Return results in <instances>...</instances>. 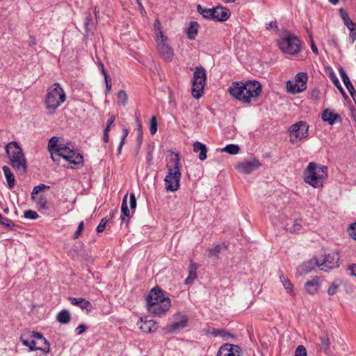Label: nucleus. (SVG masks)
Here are the masks:
<instances>
[{
	"label": "nucleus",
	"mask_w": 356,
	"mask_h": 356,
	"mask_svg": "<svg viewBox=\"0 0 356 356\" xmlns=\"http://www.w3.org/2000/svg\"><path fill=\"white\" fill-rule=\"evenodd\" d=\"M199 24L197 22H191L186 33L190 40H194L198 33Z\"/></svg>",
	"instance_id": "nucleus-32"
},
{
	"label": "nucleus",
	"mask_w": 356,
	"mask_h": 356,
	"mask_svg": "<svg viewBox=\"0 0 356 356\" xmlns=\"http://www.w3.org/2000/svg\"><path fill=\"white\" fill-rule=\"evenodd\" d=\"M170 165L167 164L168 174L164 179L165 190L167 191L175 192L179 190L181 179V163L178 154L171 152L170 154Z\"/></svg>",
	"instance_id": "nucleus-2"
},
{
	"label": "nucleus",
	"mask_w": 356,
	"mask_h": 356,
	"mask_svg": "<svg viewBox=\"0 0 356 356\" xmlns=\"http://www.w3.org/2000/svg\"><path fill=\"white\" fill-rule=\"evenodd\" d=\"M121 220L122 222H128L130 218V211L127 205V194L123 197L121 206Z\"/></svg>",
	"instance_id": "nucleus-26"
},
{
	"label": "nucleus",
	"mask_w": 356,
	"mask_h": 356,
	"mask_svg": "<svg viewBox=\"0 0 356 356\" xmlns=\"http://www.w3.org/2000/svg\"><path fill=\"white\" fill-rule=\"evenodd\" d=\"M0 224L9 228H13L15 226L14 223L10 220L4 218L2 216L1 218H0Z\"/></svg>",
	"instance_id": "nucleus-49"
},
{
	"label": "nucleus",
	"mask_w": 356,
	"mask_h": 356,
	"mask_svg": "<svg viewBox=\"0 0 356 356\" xmlns=\"http://www.w3.org/2000/svg\"><path fill=\"white\" fill-rule=\"evenodd\" d=\"M129 204L131 210H134L136 207V199L134 193H131L129 197Z\"/></svg>",
	"instance_id": "nucleus-58"
},
{
	"label": "nucleus",
	"mask_w": 356,
	"mask_h": 356,
	"mask_svg": "<svg viewBox=\"0 0 356 356\" xmlns=\"http://www.w3.org/2000/svg\"><path fill=\"white\" fill-rule=\"evenodd\" d=\"M280 279L282 285L286 290L287 293H290L291 295H293V288L289 280L287 277H286L283 274L280 275Z\"/></svg>",
	"instance_id": "nucleus-36"
},
{
	"label": "nucleus",
	"mask_w": 356,
	"mask_h": 356,
	"mask_svg": "<svg viewBox=\"0 0 356 356\" xmlns=\"http://www.w3.org/2000/svg\"><path fill=\"white\" fill-rule=\"evenodd\" d=\"M91 17V13L90 12L85 13L84 26L86 33L90 31V27L93 25Z\"/></svg>",
	"instance_id": "nucleus-40"
},
{
	"label": "nucleus",
	"mask_w": 356,
	"mask_h": 356,
	"mask_svg": "<svg viewBox=\"0 0 356 356\" xmlns=\"http://www.w3.org/2000/svg\"><path fill=\"white\" fill-rule=\"evenodd\" d=\"M327 168L310 162L304 171V180L314 188L323 186V181L327 177Z\"/></svg>",
	"instance_id": "nucleus-5"
},
{
	"label": "nucleus",
	"mask_w": 356,
	"mask_h": 356,
	"mask_svg": "<svg viewBox=\"0 0 356 356\" xmlns=\"http://www.w3.org/2000/svg\"><path fill=\"white\" fill-rule=\"evenodd\" d=\"M188 275L184 281V284L188 285L193 282L197 278V265L191 261L188 269Z\"/></svg>",
	"instance_id": "nucleus-24"
},
{
	"label": "nucleus",
	"mask_w": 356,
	"mask_h": 356,
	"mask_svg": "<svg viewBox=\"0 0 356 356\" xmlns=\"http://www.w3.org/2000/svg\"><path fill=\"white\" fill-rule=\"evenodd\" d=\"M339 14H340V16L344 23V24L346 26H348V25H351L352 24V20L350 19L349 16H348V13L346 12V10H344L343 8H340L339 9Z\"/></svg>",
	"instance_id": "nucleus-41"
},
{
	"label": "nucleus",
	"mask_w": 356,
	"mask_h": 356,
	"mask_svg": "<svg viewBox=\"0 0 356 356\" xmlns=\"http://www.w3.org/2000/svg\"><path fill=\"white\" fill-rule=\"evenodd\" d=\"M115 120V115H112L110 118L106 122V127L104 129L105 132H109L111 129V127L113 125L114 121Z\"/></svg>",
	"instance_id": "nucleus-56"
},
{
	"label": "nucleus",
	"mask_w": 356,
	"mask_h": 356,
	"mask_svg": "<svg viewBox=\"0 0 356 356\" xmlns=\"http://www.w3.org/2000/svg\"><path fill=\"white\" fill-rule=\"evenodd\" d=\"M261 85L255 80L234 81L228 88L231 96L245 104H250L255 101L261 94Z\"/></svg>",
	"instance_id": "nucleus-1"
},
{
	"label": "nucleus",
	"mask_w": 356,
	"mask_h": 356,
	"mask_svg": "<svg viewBox=\"0 0 356 356\" xmlns=\"http://www.w3.org/2000/svg\"><path fill=\"white\" fill-rule=\"evenodd\" d=\"M309 125L305 121H299L291 126L290 141L293 143H297L298 141L308 136Z\"/></svg>",
	"instance_id": "nucleus-10"
},
{
	"label": "nucleus",
	"mask_w": 356,
	"mask_h": 356,
	"mask_svg": "<svg viewBox=\"0 0 356 356\" xmlns=\"http://www.w3.org/2000/svg\"><path fill=\"white\" fill-rule=\"evenodd\" d=\"M295 356H307V350L304 346L299 345L296 348Z\"/></svg>",
	"instance_id": "nucleus-46"
},
{
	"label": "nucleus",
	"mask_w": 356,
	"mask_h": 356,
	"mask_svg": "<svg viewBox=\"0 0 356 356\" xmlns=\"http://www.w3.org/2000/svg\"><path fill=\"white\" fill-rule=\"evenodd\" d=\"M56 319L59 323L66 324L70 321L71 314L68 310L63 309L57 314Z\"/></svg>",
	"instance_id": "nucleus-31"
},
{
	"label": "nucleus",
	"mask_w": 356,
	"mask_h": 356,
	"mask_svg": "<svg viewBox=\"0 0 356 356\" xmlns=\"http://www.w3.org/2000/svg\"><path fill=\"white\" fill-rule=\"evenodd\" d=\"M139 328L145 333L154 332L158 329V323L153 320H145L140 318V324L138 323Z\"/></svg>",
	"instance_id": "nucleus-19"
},
{
	"label": "nucleus",
	"mask_w": 356,
	"mask_h": 356,
	"mask_svg": "<svg viewBox=\"0 0 356 356\" xmlns=\"http://www.w3.org/2000/svg\"><path fill=\"white\" fill-rule=\"evenodd\" d=\"M260 165V163L256 159H251L250 161H245L239 163L237 165V169L241 172L249 174L257 169Z\"/></svg>",
	"instance_id": "nucleus-17"
},
{
	"label": "nucleus",
	"mask_w": 356,
	"mask_h": 356,
	"mask_svg": "<svg viewBox=\"0 0 356 356\" xmlns=\"http://www.w3.org/2000/svg\"><path fill=\"white\" fill-rule=\"evenodd\" d=\"M193 151L195 152H200L199 159L204 161L207 159V148L205 145L200 142H195L193 144Z\"/></svg>",
	"instance_id": "nucleus-23"
},
{
	"label": "nucleus",
	"mask_w": 356,
	"mask_h": 356,
	"mask_svg": "<svg viewBox=\"0 0 356 356\" xmlns=\"http://www.w3.org/2000/svg\"><path fill=\"white\" fill-rule=\"evenodd\" d=\"M349 37L351 40L350 42L353 43L355 42V40H356V24L355 25L354 27H352L350 29Z\"/></svg>",
	"instance_id": "nucleus-59"
},
{
	"label": "nucleus",
	"mask_w": 356,
	"mask_h": 356,
	"mask_svg": "<svg viewBox=\"0 0 356 356\" xmlns=\"http://www.w3.org/2000/svg\"><path fill=\"white\" fill-rule=\"evenodd\" d=\"M213 10H215V12H213V19H216L218 22L226 21L231 15V13L228 9L222 6H216L213 8Z\"/></svg>",
	"instance_id": "nucleus-18"
},
{
	"label": "nucleus",
	"mask_w": 356,
	"mask_h": 356,
	"mask_svg": "<svg viewBox=\"0 0 356 356\" xmlns=\"http://www.w3.org/2000/svg\"><path fill=\"white\" fill-rule=\"evenodd\" d=\"M84 227V222L83 221H81L79 223L78 227L76 231L75 232L73 238L76 239L79 238V236L81 234Z\"/></svg>",
	"instance_id": "nucleus-52"
},
{
	"label": "nucleus",
	"mask_w": 356,
	"mask_h": 356,
	"mask_svg": "<svg viewBox=\"0 0 356 356\" xmlns=\"http://www.w3.org/2000/svg\"><path fill=\"white\" fill-rule=\"evenodd\" d=\"M319 277L316 276L312 280L306 282L305 288L307 292L309 294L314 295L316 293L319 289Z\"/></svg>",
	"instance_id": "nucleus-21"
},
{
	"label": "nucleus",
	"mask_w": 356,
	"mask_h": 356,
	"mask_svg": "<svg viewBox=\"0 0 356 356\" xmlns=\"http://www.w3.org/2000/svg\"><path fill=\"white\" fill-rule=\"evenodd\" d=\"M277 44L284 54L296 55L300 51V41L296 35L290 33H286L277 40Z\"/></svg>",
	"instance_id": "nucleus-7"
},
{
	"label": "nucleus",
	"mask_w": 356,
	"mask_h": 356,
	"mask_svg": "<svg viewBox=\"0 0 356 356\" xmlns=\"http://www.w3.org/2000/svg\"><path fill=\"white\" fill-rule=\"evenodd\" d=\"M321 118L323 121L327 122L330 125L337 122V120H340L339 115L330 111L329 109H325L323 111Z\"/></svg>",
	"instance_id": "nucleus-22"
},
{
	"label": "nucleus",
	"mask_w": 356,
	"mask_h": 356,
	"mask_svg": "<svg viewBox=\"0 0 356 356\" xmlns=\"http://www.w3.org/2000/svg\"><path fill=\"white\" fill-rule=\"evenodd\" d=\"M330 78L331 79V81H332L333 84L334 85L335 87H338V86H339L340 82L337 78V76H336V74H334V72H333V70H332L330 72Z\"/></svg>",
	"instance_id": "nucleus-55"
},
{
	"label": "nucleus",
	"mask_w": 356,
	"mask_h": 356,
	"mask_svg": "<svg viewBox=\"0 0 356 356\" xmlns=\"http://www.w3.org/2000/svg\"><path fill=\"white\" fill-rule=\"evenodd\" d=\"M86 330V326L84 325L83 324H81V325H79L76 328V334L78 335H80L83 332H84Z\"/></svg>",
	"instance_id": "nucleus-61"
},
{
	"label": "nucleus",
	"mask_w": 356,
	"mask_h": 356,
	"mask_svg": "<svg viewBox=\"0 0 356 356\" xmlns=\"http://www.w3.org/2000/svg\"><path fill=\"white\" fill-rule=\"evenodd\" d=\"M348 233L349 235L352 237V238L356 240V222L350 225L348 229Z\"/></svg>",
	"instance_id": "nucleus-54"
},
{
	"label": "nucleus",
	"mask_w": 356,
	"mask_h": 356,
	"mask_svg": "<svg viewBox=\"0 0 356 356\" xmlns=\"http://www.w3.org/2000/svg\"><path fill=\"white\" fill-rule=\"evenodd\" d=\"M49 186H46L43 184H40L36 186H35L33 189V191L31 193V199L32 200H35V195L38 194L40 192L45 190V189H49Z\"/></svg>",
	"instance_id": "nucleus-42"
},
{
	"label": "nucleus",
	"mask_w": 356,
	"mask_h": 356,
	"mask_svg": "<svg viewBox=\"0 0 356 356\" xmlns=\"http://www.w3.org/2000/svg\"><path fill=\"white\" fill-rule=\"evenodd\" d=\"M57 152H60L62 158L71 163L79 165L83 163V156L74 149V146L70 143H65L62 147L56 149Z\"/></svg>",
	"instance_id": "nucleus-9"
},
{
	"label": "nucleus",
	"mask_w": 356,
	"mask_h": 356,
	"mask_svg": "<svg viewBox=\"0 0 356 356\" xmlns=\"http://www.w3.org/2000/svg\"><path fill=\"white\" fill-rule=\"evenodd\" d=\"M220 329H215L213 328L211 331V334L213 335L214 337H218L219 335Z\"/></svg>",
	"instance_id": "nucleus-64"
},
{
	"label": "nucleus",
	"mask_w": 356,
	"mask_h": 356,
	"mask_svg": "<svg viewBox=\"0 0 356 356\" xmlns=\"http://www.w3.org/2000/svg\"><path fill=\"white\" fill-rule=\"evenodd\" d=\"M286 87L287 91L292 94L299 93L305 90V88L301 87V85L298 83L296 80L288 81L286 82Z\"/></svg>",
	"instance_id": "nucleus-25"
},
{
	"label": "nucleus",
	"mask_w": 356,
	"mask_h": 356,
	"mask_svg": "<svg viewBox=\"0 0 356 356\" xmlns=\"http://www.w3.org/2000/svg\"><path fill=\"white\" fill-rule=\"evenodd\" d=\"M65 143L60 141L59 138L56 136H54L50 138L48 143V149L49 151L55 150L56 149H58L62 147Z\"/></svg>",
	"instance_id": "nucleus-33"
},
{
	"label": "nucleus",
	"mask_w": 356,
	"mask_h": 356,
	"mask_svg": "<svg viewBox=\"0 0 356 356\" xmlns=\"http://www.w3.org/2000/svg\"><path fill=\"white\" fill-rule=\"evenodd\" d=\"M136 1L137 3H138V6H139V8H140V13H141V14H142L143 15H144L146 13V12H145V8H144V7H143V4H142L141 1H140V0H136Z\"/></svg>",
	"instance_id": "nucleus-63"
},
{
	"label": "nucleus",
	"mask_w": 356,
	"mask_h": 356,
	"mask_svg": "<svg viewBox=\"0 0 356 356\" xmlns=\"http://www.w3.org/2000/svg\"><path fill=\"white\" fill-rule=\"evenodd\" d=\"M6 152L10 159V165L22 174L27 170L26 159L22 149L17 142L12 141L6 145Z\"/></svg>",
	"instance_id": "nucleus-3"
},
{
	"label": "nucleus",
	"mask_w": 356,
	"mask_h": 356,
	"mask_svg": "<svg viewBox=\"0 0 356 356\" xmlns=\"http://www.w3.org/2000/svg\"><path fill=\"white\" fill-rule=\"evenodd\" d=\"M102 73L104 76V81L106 83V91L110 92L111 89V81L108 77L107 72H106L104 67L102 65Z\"/></svg>",
	"instance_id": "nucleus-44"
},
{
	"label": "nucleus",
	"mask_w": 356,
	"mask_h": 356,
	"mask_svg": "<svg viewBox=\"0 0 356 356\" xmlns=\"http://www.w3.org/2000/svg\"><path fill=\"white\" fill-rule=\"evenodd\" d=\"M197 12L201 14L204 18L213 19L214 10L212 8H207L202 7L200 5L197 6Z\"/></svg>",
	"instance_id": "nucleus-34"
},
{
	"label": "nucleus",
	"mask_w": 356,
	"mask_h": 356,
	"mask_svg": "<svg viewBox=\"0 0 356 356\" xmlns=\"http://www.w3.org/2000/svg\"><path fill=\"white\" fill-rule=\"evenodd\" d=\"M307 74L305 72H298L295 77V80L301 85V87L306 89V84L307 81Z\"/></svg>",
	"instance_id": "nucleus-37"
},
{
	"label": "nucleus",
	"mask_w": 356,
	"mask_h": 356,
	"mask_svg": "<svg viewBox=\"0 0 356 356\" xmlns=\"http://www.w3.org/2000/svg\"><path fill=\"white\" fill-rule=\"evenodd\" d=\"M2 170L4 173L8 188H13L15 186V182L14 175L11 172L10 168L7 165L3 166Z\"/></svg>",
	"instance_id": "nucleus-27"
},
{
	"label": "nucleus",
	"mask_w": 356,
	"mask_h": 356,
	"mask_svg": "<svg viewBox=\"0 0 356 356\" xmlns=\"http://www.w3.org/2000/svg\"><path fill=\"white\" fill-rule=\"evenodd\" d=\"M68 299L73 305L78 306L82 309H86L88 312L92 309V306L90 302L84 298L69 297Z\"/></svg>",
	"instance_id": "nucleus-20"
},
{
	"label": "nucleus",
	"mask_w": 356,
	"mask_h": 356,
	"mask_svg": "<svg viewBox=\"0 0 356 356\" xmlns=\"http://www.w3.org/2000/svg\"><path fill=\"white\" fill-rule=\"evenodd\" d=\"M321 344L322 346H323L325 347V349H327L329 348V346H330V340L328 339L327 337H321Z\"/></svg>",
	"instance_id": "nucleus-60"
},
{
	"label": "nucleus",
	"mask_w": 356,
	"mask_h": 356,
	"mask_svg": "<svg viewBox=\"0 0 356 356\" xmlns=\"http://www.w3.org/2000/svg\"><path fill=\"white\" fill-rule=\"evenodd\" d=\"M339 74H340V76L342 79V81L345 85V86L346 87L347 90H348V92H351L352 90L353 91V90H355L349 77L348 76L346 71L344 70V69L343 67H340L339 69Z\"/></svg>",
	"instance_id": "nucleus-29"
},
{
	"label": "nucleus",
	"mask_w": 356,
	"mask_h": 356,
	"mask_svg": "<svg viewBox=\"0 0 356 356\" xmlns=\"http://www.w3.org/2000/svg\"><path fill=\"white\" fill-rule=\"evenodd\" d=\"M240 150L239 147L237 145L229 144L227 145L222 151L229 153V154H236Z\"/></svg>",
	"instance_id": "nucleus-39"
},
{
	"label": "nucleus",
	"mask_w": 356,
	"mask_h": 356,
	"mask_svg": "<svg viewBox=\"0 0 356 356\" xmlns=\"http://www.w3.org/2000/svg\"><path fill=\"white\" fill-rule=\"evenodd\" d=\"M154 32H155L156 40L165 37L162 32V30H161L162 26L159 19L155 20L154 24Z\"/></svg>",
	"instance_id": "nucleus-38"
},
{
	"label": "nucleus",
	"mask_w": 356,
	"mask_h": 356,
	"mask_svg": "<svg viewBox=\"0 0 356 356\" xmlns=\"http://www.w3.org/2000/svg\"><path fill=\"white\" fill-rule=\"evenodd\" d=\"M285 229L291 233L300 232L302 227L301 225V220H296L293 222L287 223Z\"/></svg>",
	"instance_id": "nucleus-30"
},
{
	"label": "nucleus",
	"mask_w": 356,
	"mask_h": 356,
	"mask_svg": "<svg viewBox=\"0 0 356 356\" xmlns=\"http://www.w3.org/2000/svg\"><path fill=\"white\" fill-rule=\"evenodd\" d=\"M222 249V246L221 245H217L216 247L211 249H209L208 251L209 252V257L216 256L219 254Z\"/></svg>",
	"instance_id": "nucleus-47"
},
{
	"label": "nucleus",
	"mask_w": 356,
	"mask_h": 356,
	"mask_svg": "<svg viewBox=\"0 0 356 356\" xmlns=\"http://www.w3.org/2000/svg\"><path fill=\"white\" fill-rule=\"evenodd\" d=\"M171 302L170 299H166V300L159 302H152L147 305V310L149 312L152 313L157 316H161L165 314L170 308Z\"/></svg>",
	"instance_id": "nucleus-14"
},
{
	"label": "nucleus",
	"mask_w": 356,
	"mask_h": 356,
	"mask_svg": "<svg viewBox=\"0 0 356 356\" xmlns=\"http://www.w3.org/2000/svg\"><path fill=\"white\" fill-rule=\"evenodd\" d=\"M316 259L317 258H314V259L304 262L300 266L299 269L304 273H310L313 269L315 268L316 266H317Z\"/></svg>",
	"instance_id": "nucleus-28"
},
{
	"label": "nucleus",
	"mask_w": 356,
	"mask_h": 356,
	"mask_svg": "<svg viewBox=\"0 0 356 356\" xmlns=\"http://www.w3.org/2000/svg\"><path fill=\"white\" fill-rule=\"evenodd\" d=\"M167 37L156 40L157 49L161 56L166 61L170 62L174 56L173 49L167 43Z\"/></svg>",
	"instance_id": "nucleus-12"
},
{
	"label": "nucleus",
	"mask_w": 356,
	"mask_h": 356,
	"mask_svg": "<svg viewBox=\"0 0 356 356\" xmlns=\"http://www.w3.org/2000/svg\"><path fill=\"white\" fill-rule=\"evenodd\" d=\"M117 97L118 99L119 104L124 106L127 103V95L125 91L124 90H120L118 92Z\"/></svg>",
	"instance_id": "nucleus-43"
},
{
	"label": "nucleus",
	"mask_w": 356,
	"mask_h": 356,
	"mask_svg": "<svg viewBox=\"0 0 356 356\" xmlns=\"http://www.w3.org/2000/svg\"><path fill=\"white\" fill-rule=\"evenodd\" d=\"M38 207L40 208H42L43 209H48V206H47V201L46 200V198L44 197V196H40L38 202H37Z\"/></svg>",
	"instance_id": "nucleus-50"
},
{
	"label": "nucleus",
	"mask_w": 356,
	"mask_h": 356,
	"mask_svg": "<svg viewBox=\"0 0 356 356\" xmlns=\"http://www.w3.org/2000/svg\"><path fill=\"white\" fill-rule=\"evenodd\" d=\"M20 341L30 351L40 350L45 354L50 351L49 341L40 332L26 331L21 335Z\"/></svg>",
	"instance_id": "nucleus-4"
},
{
	"label": "nucleus",
	"mask_w": 356,
	"mask_h": 356,
	"mask_svg": "<svg viewBox=\"0 0 356 356\" xmlns=\"http://www.w3.org/2000/svg\"><path fill=\"white\" fill-rule=\"evenodd\" d=\"M219 337L223 338L225 340H228L229 338H233L234 335L223 329H220Z\"/></svg>",
	"instance_id": "nucleus-53"
},
{
	"label": "nucleus",
	"mask_w": 356,
	"mask_h": 356,
	"mask_svg": "<svg viewBox=\"0 0 356 356\" xmlns=\"http://www.w3.org/2000/svg\"><path fill=\"white\" fill-rule=\"evenodd\" d=\"M51 154V158L54 162H58L60 158L61 157L60 154V152H57L56 149L55 150H51L49 151Z\"/></svg>",
	"instance_id": "nucleus-57"
},
{
	"label": "nucleus",
	"mask_w": 356,
	"mask_h": 356,
	"mask_svg": "<svg viewBox=\"0 0 356 356\" xmlns=\"http://www.w3.org/2000/svg\"><path fill=\"white\" fill-rule=\"evenodd\" d=\"M188 321V318L186 315L177 313L173 316V322L166 326L165 330L168 333H172L183 329L186 326Z\"/></svg>",
	"instance_id": "nucleus-13"
},
{
	"label": "nucleus",
	"mask_w": 356,
	"mask_h": 356,
	"mask_svg": "<svg viewBox=\"0 0 356 356\" xmlns=\"http://www.w3.org/2000/svg\"><path fill=\"white\" fill-rule=\"evenodd\" d=\"M169 299L163 296V291L159 288H153L146 297L147 306L152 302H159Z\"/></svg>",
	"instance_id": "nucleus-16"
},
{
	"label": "nucleus",
	"mask_w": 356,
	"mask_h": 356,
	"mask_svg": "<svg viewBox=\"0 0 356 356\" xmlns=\"http://www.w3.org/2000/svg\"><path fill=\"white\" fill-rule=\"evenodd\" d=\"M157 121L155 116H152L150 119L149 131L152 135H154L157 131Z\"/></svg>",
	"instance_id": "nucleus-45"
},
{
	"label": "nucleus",
	"mask_w": 356,
	"mask_h": 356,
	"mask_svg": "<svg viewBox=\"0 0 356 356\" xmlns=\"http://www.w3.org/2000/svg\"><path fill=\"white\" fill-rule=\"evenodd\" d=\"M339 256L337 253L333 252L325 256L317 258V266L321 270L328 272L339 266Z\"/></svg>",
	"instance_id": "nucleus-11"
},
{
	"label": "nucleus",
	"mask_w": 356,
	"mask_h": 356,
	"mask_svg": "<svg viewBox=\"0 0 356 356\" xmlns=\"http://www.w3.org/2000/svg\"><path fill=\"white\" fill-rule=\"evenodd\" d=\"M107 222H108V220H106V218H104L100 220V222L96 229V230L98 233H101L104 230Z\"/></svg>",
	"instance_id": "nucleus-51"
},
{
	"label": "nucleus",
	"mask_w": 356,
	"mask_h": 356,
	"mask_svg": "<svg viewBox=\"0 0 356 356\" xmlns=\"http://www.w3.org/2000/svg\"><path fill=\"white\" fill-rule=\"evenodd\" d=\"M217 356H241V348L237 345L226 343L219 348Z\"/></svg>",
	"instance_id": "nucleus-15"
},
{
	"label": "nucleus",
	"mask_w": 356,
	"mask_h": 356,
	"mask_svg": "<svg viewBox=\"0 0 356 356\" xmlns=\"http://www.w3.org/2000/svg\"><path fill=\"white\" fill-rule=\"evenodd\" d=\"M342 281L340 279H335L327 289V293L330 296H334L338 291L339 286L341 285Z\"/></svg>",
	"instance_id": "nucleus-35"
},
{
	"label": "nucleus",
	"mask_w": 356,
	"mask_h": 356,
	"mask_svg": "<svg viewBox=\"0 0 356 356\" xmlns=\"http://www.w3.org/2000/svg\"><path fill=\"white\" fill-rule=\"evenodd\" d=\"M24 217L27 219L35 220L38 218V214L37 212L32 210H27L24 212Z\"/></svg>",
	"instance_id": "nucleus-48"
},
{
	"label": "nucleus",
	"mask_w": 356,
	"mask_h": 356,
	"mask_svg": "<svg viewBox=\"0 0 356 356\" xmlns=\"http://www.w3.org/2000/svg\"><path fill=\"white\" fill-rule=\"evenodd\" d=\"M122 133H123V134H122V138H121V141H123V142L125 143V140H126V138H127V136L129 134V131H128L127 129L124 128L122 130Z\"/></svg>",
	"instance_id": "nucleus-62"
},
{
	"label": "nucleus",
	"mask_w": 356,
	"mask_h": 356,
	"mask_svg": "<svg viewBox=\"0 0 356 356\" xmlns=\"http://www.w3.org/2000/svg\"><path fill=\"white\" fill-rule=\"evenodd\" d=\"M206 76V70L202 67H195L192 82V95L197 99H200L203 94Z\"/></svg>",
	"instance_id": "nucleus-8"
},
{
	"label": "nucleus",
	"mask_w": 356,
	"mask_h": 356,
	"mask_svg": "<svg viewBox=\"0 0 356 356\" xmlns=\"http://www.w3.org/2000/svg\"><path fill=\"white\" fill-rule=\"evenodd\" d=\"M66 96L59 83H54L47 89L44 99V106L49 114H53L56 110L65 101Z\"/></svg>",
	"instance_id": "nucleus-6"
}]
</instances>
